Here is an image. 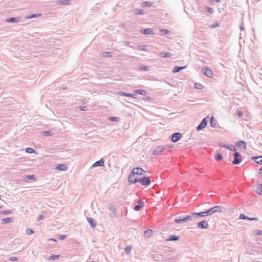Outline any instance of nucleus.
Here are the masks:
<instances>
[{"label": "nucleus", "instance_id": "f257e3e1", "mask_svg": "<svg viewBox=\"0 0 262 262\" xmlns=\"http://www.w3.org/2000/svg\"><path fill=\"white\" fill-rule=\"evenodd\" d=\"M223 209V207L221 206H215L207 210H206L204 211L198 213L195 212V213H194L193 215H196V217H205L208 215H211L212 214H214L216 212H222Z\"/></svg>", "mask_w": 262, "mask_h": 262}, {"label": "nucleus", "instance_id": "f03ea898", "mask_svg": "<svg viewBox=\"0 0 262 262\" xmlns=\"http://www.w3.org/2000/svg\"><path fill=\"white\" fill-rule=\"evenodd\" d=\"M194 213L195 212H192L191 215L179 216L175 218V222L177 224H182L191 221L193 217H196V215H193Z\"/></svg>", "mask_w": 262, "mask_h": 262}, {"label": "nucleus", "instance_id": "7ed1b4c3", "mask_svg": "<svg viewBox=\"0 0 262 262\" xmlns=\"http://www.w3.org/2000/svg\"><path fill=\"white\" fill-rule=\"evenodd\" d=\"M139 182L142 185L147 186L150 185L151 181L149 177L147 176H144L143 177H141L140 178H139Z\"/></svg>", "mask_w": 262, "mask_h": 262}, {"label": "nucleus", "instance_id": "20e7f679", "mask_svg": "<svg viewBox=\"0 0 262 262\" xmlns=\"http://www.w3.org/2000/svg\"><path fill=\"white\" fill-rule=\"evenodd\" d=\"M135 172L134 170H132L128 177V182L130 184H135L139 182L138 177L135 178Z\"/></svg>", "mask_w": 262, "mask_h": 262}, {"label": "nucleus", "instance_id": "39448f33", "mask_svg": "<svg viewBox=\"0 0 262 262\" xmlns=\"http://www.w3.org/2000/svg\"><path fill=\"white\" fill-rule=\"evenodd\" d=\"M242 160V157L240 154L238 152L235 151L234 153V159L232 161V163L234 165L238 164Z\"/></svg>", "mask_w": 262, "mask_h": 262}, {"label": "nucleus", "instance_id": "423d86ee", "mask_svg": "<svg viewBox=\"0 0 262 262\" xmlns=\"http://www.w3.org/2000/svg\"><path fill=\"white\" fill-rule=\"evenodd\" d=\"M208 116L203 119L201 123L197 126L196 129L198 131H200L204 128L207 125Z\"/></svg>", "mask_w": 262, "mask_h": 262}, {"label": "nucleus", "instance_id": "0eeeda50", "mask_svg": "<svg viewBox=\"0 0 262 262\" xmlns=\"http://www.w3.org/2000/svg\"><path fill=\"white\" fill-rule=\"evenodd\" d=\"M182 135L179 132L174 133L172 134L170 137L171 140L172 142L176 143L179 141L182 138Z\"/></svg>", "mask_w": 262, "mask_h": 262}, {"label": "nucleus", "instance_id": "6e6552de", "mask_svg": "<svg viewBox=\"0 0 262 262\" xmlns=\"http://www.w3.org/2000/svg\"><path fill=\"white\" fill-rule=\"evenodd\" d=\"M202 71L203 73L208 77L211 78L213 75V73L211 69L207 67L203 68Z\"/></svg>", "mask_w": 262, "mask_h": 262}, {"label": "nucleus", "instance_id": "1a4fd4ad", "mask_svg": "<svg viewBox=\"0 0 262 262\" xmlns=\"http://www.w3.org/2000/svg\"><path fill=\"white\" fill-rule=\"evenodd\" d=\"M209 225L205 220L199 222L197 223V227L199 229H207Z\"/></svg>", "mask_w": 262, "mask_h": 262}, {"label": "nucleus", "instance_id": "9d476101", "mask_svg": "<svg viewBox=\"0 0 262 262\" xmlns=\"http://www.w3.org/2000/svg\"><path fill=\"white\" fill-rule=\"evenodd\" d=\"M132 170H134L135 174L137 175H144L146 173V171L141 167H135Z\"/></svg>", "mask_w": 262, "mask_h": 262}, {"label": "nucleus", "instance_id": "9b49d317", "mask_svg": "<svg viewBox=\"0 0 262 262\" xmlns=\"http://www.w3.org/2000/svg\"><path fill=\"white\" fill-rule=\"evenodd\" d=\"M165 146H158L156 148H155L152 151V154L154 155H158L160 153L163 151L165 149Z\"/></svg>", "mask_w": 262, "mask_h": 262}, {"label": "nucleus", "instance_id": "f8f14e48", "mask_svg": "<svg viewBox=\"0 0 262 262\" xmlns=\"http://www.w3.org/2000/svg\"><path fill=\"white\" fill-rule=\"evenodd\" d=\"M21 19L20 17H10L6 19V21L7 23H18Z\"/></svg>", "mask_w": 262, "mask_h": 262}, {"label": "nucleus", "instance_id": "ddd939ff", "mask_svg": "<svg viewBox=\"0 0 262 262\" xmlns=\"http://www.w3.org/2000/svg\"><path fill=\"white\" fill-rule=\"evenodd\" d=\"M140 32L144 35L154 34L153 30L150 28L141 29L140 30Z\"/></svg>", "mask_w": 262, "mask_h": 262}, {"label": "nucleus", "instance_id": "4468645a", "mask_svg": "<svg viewBox=\"0 0 262 262\" xmlns=\"http://www.w3.org/2000/svg\"><path fill=\"white\" fill-rule=\"evenodd\" d=\"M104 166V160L102 158L100 160L96 161L95 162L93 165L92 166L91 168L95 167L97 166Z\"/></svg>", "mask_w": 262, "mask_h": 262}, {"label": "nucleus", "instance_id": "2eb2a0df", "mask_svg": "<svg viewBox=\"0 0 262 262\" xmlns=\"http://www.w3.org/2000/svg\"><path fill=\"white\" fill-rule=\"evenodd\" d=\"M236 146L239 148L241 149H246V142L244 141H238L236 143Z\"/></svg>", "mask_w": 262, "mask_h": 262}, {"label": "nucleus", "instance_id": "dca6fc26", "mask_svg": "<svg viewBox=\"0 0 262 262\" xmlns=\"http://www.w3.org/2000/svg\"><path fill=\"white\" fill-rule=\"evenodd\" d=\"M119 95L122 96H126V97H133L134 98H136V95L135 94H130V93H127L123 92H119L118 93Z\"/></svg>", "mask_w": 262, "mask_h": 262}, {"label": "nucleus", "instance_id": "f3484780", "mask_svg": "<svg viewBox=\"0 0 262 262\" xmlns=\"http://www.w3.org/2000/svg\"><path fill=\"white\" fill-rule=\"evenodd\" d=\"M180 236L176 235H170L166 239V241H178Z\"/></svg>", "mask_w": 262, "mask_h": 262}, {"label": "nucleus", "instance_id": "a211bd4d", "mask_svg": "<svg viewBox=\"0 0 262 262\" xmlns=\"http://www.w3.org/2000/svg\"><path fill=\"white\" fill-rule=\"evenodd\" d=\"M186 67L187 66H181V67L175 66L173 67L172 72L173 73H178V72H180V71H181L182 70L186 69Z\"/></svg>", "mask_w": 262, "mask_h": 262}, {"label": "nucleus", "instance_id": "6ab92c4d", "mask_svg": "<svg viewBox=\"0 0 262 262\" xmlns=\"http://www.w3.org/2000/svg\"><path fill=\"white\" fill-rule=\"evenodd\" d=\"M86 218H87L88 222L90 224V226L91 227V228H95L96 225V223H95V220L94 219H93V218H91V217H87Z\"/></svg>", "mask_w": 262, "mask_h": 262}, {"label": "nucleus", "instance_id": "aec40b11", "mask_svg": "<svg viewBox=\"0 0 262 262\" xmlns=\"http://www.w3.org/2000/svg\"><path fill=\"white\" fill-rule=\"evenodd\" d=\"M56 169L59 170L65 171L68 169V167L66 164H60L56 166Z\"/></svg>", "mask_w": 262, "mask_h": 262}, {"label": "nucleus", "instance_id": "412c9836", "mask_svg": "<svg viewBox=\"0 0 262 262\" xmlns=\"http://www.w3.org/2000/svg\"><path fill=\"white\" fill-rule=\"evenodd\" d=\"M57 5H70L71 3L70 0H63V1H57L56 2Z\"/></svg>", "mask_w": 262, "mask_h": 262}, {"label": "nucleus", "instance_id": "4be33fe9", "mask_svg": "<svg viewBox=\"0 0 262 262\" xmlns=\"http://www.w3.org/2000/svg\"><path fill=\"white\" fill-rule=\"evenodd\" d=\"M255 192L258 195H262V184H258Z\"/></svg>", "mask_w": 262, "mask_h": 262}, {"label": "nucleus", "instance_id": "5701e85b", "mask_svg": "<svg viewBox=\"0 0 262 262\" xmlns=\"http://www.w3.org/2000/svg\"><path fill=\"white\" fill-rule=\"evenodd\" d=\"M216 120L212 116L210 119V124L212 127H215L216 126Z\"/></svg>", "mask_w": 262, "mask_h": 262}, {"label": "nucleus", "instance_id": "b1692460", "mask_svg": "<svg viewBox=\"0 0 262 262\" xmlns=\"http://www.w3.org/2000/svg\"><path fill=\"white\" fill-rule=\"evenodd\" d=\"M154 3L148 1L143 2L142 3V6L143 7H150L153 6Z\"/></svg>", "mask_w": 262, "mask_h": 262}, {"label": "nucleus", "instance_id": "393cba45", "mask_svg": "<svg viewBox=\"0 0 262 262\" xmlns=\"http://www.w3.org/2000/svg\"><path fill=\"white\" fill-rule=\"evenodd\" d=\"M110 210L111 211V212L110 213L109 216L111 218H114L116 215V213H115L116 209L115 207H110Z\"/></svg>", "mask_w": 262, "mask_h": 262}, {"label": "nucleus", "instance_id": "a878e982", "mask_svg": "<svg viewBox=\"0 0 262 262\" xmlns=\"http://www.w3.org/2000/svg\"><path fill=\"white\" fill-rule=\"evenodd\" d=\"M152 234V230L150 229H148L145 231L144 232V236L146 238L150 237Z\"/></svg>", "mask_w": 262, "mask_h": 262}, {"label": "nucleus", "instance_id": "bb28decb", "mask_svg": "<svg viewBox=\"0 0 262 262\" xmlns=\"http://www.w3.org/2000/svg\"><path fill=\"white\" fill-rule=\"evenodd\" d=\"M172 54L170 53L161 52L160 56L162 58L171 57Z\"/></svg>", "mask_w": 262, "mask_h": 262}, {"label": "nucleus", "instance_id": "cd10ccee", "mask_svg": "<svg viewBox=\"0 0 262 262\" xmlns=\"http://www.w3.org/2000/svg\"><path fill=\"white\" fill-rule=\"evenodd\" d=\"M13 221L12 217L5 218L2 220L3 224H6L12 222Z\"/></svg>", "mask_w": 262, "mask_h": 262}, {"label": "nucleus", "instance_id": "c85d7f7f", "mask_svg": "<svg viewBox=\"0 0 262 262\" xmlns=\"http://www.w3.org/2000/svg\"><path fill=\"white\" fill-rule=\"evenodd\" d=\"M135 93L136 94H138L141 95H145L146 94V92L145 90H136Z\"/></svg>", "mask_w": 262, "mask_h": 262}, {"label": "nucleus", "instance_id": "c756f323", "mask_svg": "<svg viewBox=\"0 0 262 262\" xmlns=\"http://www.w3.org/2000/svg\"><path fill=\"white\" fill-rule=\"evenodd\" d=\"M139 69L140 70L145 71H149L150 70L149 68L147 66H145L144 65H142L139 67Z\"/></svg>", "mask_w": 262, "mask_h": 262}, {"label": "nucleus", "instance_id": "7c9ffc66", "mask_svg": "<svg viewBox=\"0 0 262 262\" xmlns=\"http://www.w3.org/2000/svg\"><path fill=\"white\" fill-rule=\"evenodd\" d=\"M135 13L136 14L143 15L144 14V10L139 9H135Z\"/></svg>", "mask_w": 262, "mask_h": 262}, {"label": "nucleus", "instance_id": "2f4dec72", "mask_svg": "<svg viewBox=\"0 0 262 262\" xmlns=\"http://www.w3.org/2000/svg\"><path fill=\"white\" fill-rule=\"evenodd\" d=\"M194 86L195 88H196L197 89H199V90H202L203 88V85L198 82L194 83Z\"/></svg>", "mask_w": 262, "mask_h": 262}, {"label": "nucleus", "instance_id": "473e14b6", "mask_svg": "<svg viewBox=\"0 0 262 262\" xmlns=\"http://www.w3.org/2000/svg\"><path fill=\"white\" fill-rule=\"evenodd\" d=\"M160 31L161 33L163 34V35H169L170 33V31L165 29H162Z\"/></svg>", "mask_w": 262, "mask_h": 262}, {"label": "nucleus", "instance_id": "72a5a7b5", "mask_svg": "<svg viewBox=\"0 0 262 262\" xmlns=\"http://www.w3.org/2000/svg\"><path fill=\"white\" fill-rule=\"evenodd\" d=\"M59 255H52L50 257H48L49 260H53L56 259H58L59 257Z\"/></svg>", "mask_w": 262, "mask_h": 262}, {"label": "nucleus", "instance_id": "f704fd0d", "mask_svg": "<svg viewBox=\"0 0 262 262\" xmlns=\"http://www.w3.org/2000/svg\"><path fill=\"white\" fill-rule=\"evenodd\" d=\"M25 150L26 152L29 154H33L35 152V150L31 147H27Z\"/></svg>", "mask_w": 262, "mask_h": 262}, {"label": "nucleus", "instance_id": "c9c22d12", "mask_svg": "<svg viewBox=\"0 0 262 262\" xmlns=\"http://www.w3.org/2000/svg\"><path fill=\"white\" fill-rule=\"evenodd\" d=\"M12 210H4V211H2L0 212V214H5V215H6V214H12Z\"/></svg>", "mask_w": 262, "mask_h": 262}, {"label": "nucleus", "instance_id": "e433bc0d", "mask_svg": "<svg viewBox=\"0 0 262 262\" xmlns=\"http://www.w3.org/2000/svg\"><path fill=\"white\" fill-rule=\"evenodd\" d=\"M205 10L206 11L209 12L210 14H212L214 12L213 8L208 7L207 6H206L205 7Z\"/></svg>", "mask_w": 262, "mask_h": 262}, {"label": "nucleus", "instance_id": "4c0bfd02", "mask_svg": "<svg viewBox=\"0 0 262 262\" xmlns=\"http://www.w3.org/2000/svg\"><path fill=\"white\" fill-rule=\"evenodd\" d=\"M102 56L105 57H111L112 56V54L110 52H102Z\"/></svg>", "mask_w": 262, "mask_h": 262}, {"label": "nucleus", "instance_id": "58836bf2", "mask_svg": "<svg viewBox=\"0 0 262 262\" xmlns=\"http://www.w3.org/2000/svg\"><path fill=\"white\" fill-rule=\"evenodd\" d=\"M108 120L111 121H118L120 119L116 117H110L108 118Z\"/></svg>", "mask_w": 262, "mask_h": 262}, {"label": "nucleus", "instance_id": "ea45409f", "mask_svg": "<svg viewBox=\"0 0 262 262\" xmlns=\"http://www.w3.org/2000/svg\"><path fill=\"white\" fill-rule=\"evenodd\" d=\"M220 24L219 23H218L217 21H216V23L214 24H212V25H209V27L210 28H215L217 27H219L220 26Z\"/></svg>", "mask_w": 262, "mask_h": 262}, {"label": "nucleus", "instance_id": "a19ab883", "mask_svg": "<svg viewBox=\"0 0 262 262\" xmlns=\"http://www.w3.org/2000/svg\"><path fill=\"white\" fill-rule=\"evenodd\" d=\"M215 159L217 160V161H221L223 159V156L222 155L219 153V154H217L216 155H215Z\"/></svg>", "mask_w": 262, "mask_h": 262}, {"label": "nucleus", "instance_id": "79ce46f5", "mask_svg": "<svg viewBox=\"0 0 262 262\" xmlns=\"http://www.w3.org/2000/svg\"><path fill=\"white\" fill-rule=\"evenodd\" d=\"M143 205H135L134 207V209L136 211H139L141 209V208L142 207H143Z\"/></svg>", "mask_w": 262, "mask_h": 262}, {"label": "nucleus", "instance_id": "37998d69", "mask_svg": "<svg viewBox=\"0 0 262 262\" xmlns=\"http://www.w3.org/2000/svg\"><path fill=\"white\" fill-rule=\"evenodd\" d=\"M40 15V14H32L31 15H28L26 17V18H28V19H29V18H34V17H37V15Z\"/></svg>", "mask_w": 262, "mask_h": 262}, {"label": "nucleus", "instance_id": "c03bdc74", "mask_svg": "<svg viewBox=\"0 0 262 262\" xmlns=\"http://www.w3.org/2000/svg\"><path fill=\"white\" fill-rule=\"evenodd\" d=\"M153 258L157 260H160L162 259V255L160 254L154 255Z\"/></svg>", "mask_w": 262, "mask_h": 262}, {"label": "nucleus", "instance_id": "a18cd8bd", "mask_svg": "<svg viewBox=\"0 0 262 262\" xmlns=\"http://www.w3.org/2000/svg\"><path fill=\"white\" fill-rule=\"evenodd\" d=\"M26 233L27 235H31L34 233V231L31 229H27L26 230Z\"/></svg>", "mask_w": 262, "mask_h": 262}, {"label": "nucleus", "instance_id": "49530a36", "mask_svg": "<svg viewBox=\"0 0 262 262\" xmlns=\"http://www.w3.org/2000/svg\"><path fill=\"white\" fill-rule=\"evenodd\" d=\"M239 219L242 220H248L249 217L245 215L244 214H241L239 215Z\"/></svg>", "mask_w": 262, "mask_h": 262}, {"label": "nucleus", "instance_id": "de8ad7c7", "mask_svg": "<svg viewBox=\"0 0 262 262\" xmlns=\"http://www.w3.org/2000/svg\"><path fill=\"white\" fill-rule=\"evenodd\" d=\"M258 158V159L257 160H255V162L257 164L262 165V156H259Z\"/></svg>", "mask_w": 262, "mask_h": 262}, {"label": "nucleus", "instance_id": "09e8293b", "mask_svg": "<svg viewBox=\"0 0 262 262\" xmlns=\"http://www.w3.org/2000/svg\"><path fill=\"white\" fill-rule=\"evenodd\" d=\"M132 248L130 246H127L125 249V251L127 254H129L131 252Z\"/></svg>", "mask_w": 262, "mask_h": 262}, {"label": "nucleus", "instance_id": "8fccbe9b", "mask_svg": "<svg viewBox=\"0 0 262 262\" xmlns=\"http://www.w3.org/2000/svg\"><path fill=\"white\" fill-rule=\"evenodd\" d=\"M138 49L140 50H146L147 46L144 45H140L138 47Z\"/></svg>", "mask_w": 262, "mask_h": 262}, {"label": "nucleus", "instance_id": "3c124183", "mask_svg": "<svg viewBox=\"0 0 262 262\" xmlns=\"http://www.w3.org/2000/svg\"><path fill=\"white\" fill-rule=\"evenodd\" d=\"M27 178L30 180H34L35 179L34 175H28L27 176Z\"/></svg>", "mask_w": 262, "mask_h": 262}, {"label": "nucleus", "instance_id": "603ef678", "mask_svg": "<svg viewBox=\"0 0 262 262\" xmlns=\"http://www.w3.org/2000/svg\"><path fill=\"white\" fill-rule=\"evenodd\" d=\"M51 135V131L50 130H46L43 132V135L44 136H49Z\"/></svg>", "mask_w": 262, "mask_h": 262}, {"label": "nucleus", "instance_id": "864d4df0", "mask_svg": "<svg viewBox=\"0 0 262 262\" xmlns=\"http://www.w3.org/2000/svg\"><path fill=\"white\" fill-rule=\"evenodd\" d=\"M255 234L256 235H262V230H256L255 231Z\"/></svg>", "mask_w": 262, "mask_h": 262}, {"label": "nucleus", "instance_id": "5fc2aeb1", "mask_svg": "<svg viewBox=\"0 0 262 262\" xmlns=\"http://www.w3.org/2000/svg\"><path fill=\"white\" fill-rule=\"evenodd\" d=\"M67 235H60L58 236V239L60 240L64 239L66 238Z\"/></svg>", "mask_w": 262, "mask_h": 262}, {"label": "nucleus", "instance_id": "6e6d98bb", "mask_svg": "<svg viewBox=\"0 0 262 262\" xmlns=\"http://www.w3.org/2000/svg\"><path fill=\"white\" fill-rule=\"evenodd\" d=\"M236 114L238 117H241L243 115V113L242 111H237Z\"/></svg>", "mask_w": 262, "mask_h": 262}, {"label": "nucleus", "instance_id": "4d7b16f0", "mask_svg": "<svg viewBox=\"0 0 262 262\" xmlns=\"http://www.w3.org/2000/svg\"><path fill=\"white\" fill-rule=\"evenodd\" d=\"M17 257H14V256H13V257H10L9 258V259L11 261H16L17 260Z\"/></svg>", "mask_w": 262, "mask_h": 262}, {"label": "nucleus", "instance_id": "13d9d810", "mask_svg": "<svg viewBox=\"0 0 262 262\" xmlns=\"http://www.w3.org/2000/svg\"><path fill=\"white\" fill-rule=\"evenodd\" d=\"M228 148H229L230 150H232V151H235L236 150V148H235V146H233V145H231V147H230V148H229V147Z\"/></svg>", "mask_w": 262, "mask_h": 262}, {"label": "nucleus", "instance_id": "bf43d9fd", "mask_svg": "<svg viewBox=\"0 0 262 262\" xmlns=\"http://www.w3.org/2000/svg\"><path fill=\"white\" fill-rule=\"evenodd\" d=\"M220 146L221 147H224V148H229V147L228 146V145H227L225 144H223L222 143H220Z\"/></svg>", "mask_w": 262, "mask_h": 262}, {"label": "nucleus", "instance_id": "052dcab7", "mask_svg": "<svg viewBox=\"0 0 262 262\" xmlns=\"http://www.w3.org/2000/svg\"><path fill=\"white\" fill-rule=\"evenodd\" d=\"M248 220H250V221H255L258 220L257 217H249V219Z\"/></svg>", "mask_w": 262, "mask_h": 262}, {"label": "nucleus", "instance_id": "680f3d73", "mask_svg": "<svg viewBox=\"0 0 262 262\" xmlns=\"http://www.w3.org/2000/svg\"><path fill=\"white\" fill-rule=\"evenodd\" d=\"M86 106H79V109L81 111H86Z\"/></svg>", "mask_w": 262, "mask_h": 262}, {"label": "nucleus", "instance_id": "e2e57ef3", "mask_svg": "<svg viewBox=\"0 0 262 262\" xmlns=\"http://www.w3.org/2000/svg\"><path fill=\"white\" fill-rule=\"evenodd\" d=\"M43 218V215L42 214L39 215L38 216L37 221H39L40 220H42Z\"/></svg>", "mask_w": 262, "mask_h": 262}, {"label": "nucleus", "instance_id": "0e129e2a", "mask_svg": "<svg viewBox=\"0 0 262 262\" xmlns=\"http://www.w3.org/2000/svg\"><path fill=\"white\" fill-rule=\"evenodd\" d=\"M258 157H259V156H253L251 158V159L255 162V160H257L258 159Z\"/></svg>", "mask_w": 262, "mask_h": 262}, {"label": "nucleus", "instance_id": "69168bd1", "mask_svg": "<svg viewBox=\"0 0 262 262\" xmlns=\"http://www.w3.org/2000/svg\"><path fill=\"white\" fill-rule=\"evenodd\" d=\"M138 205H143V206H144V203L141 200H139L138 201Z\"/></svg>", "mask_w": 262, "mask_h": 262}, {"label": "nucleus", "instance_id": "338daca9", "mask_svg": "<svg viewBox=\"0 0 262 262\" xmlns=\"http://www.w3.org/2000/svg\"><path fill=\"white\" fill-rule=\"evenodd\" d=\"M213 1L215 2L216 3H220L221 0H212Z\"/></svg>", "mask_w": 262, "mask_h": 262}, {"label": "nucleus", "instance_id": "774afa93", "mask_svg": "<svg viewBox=\"0 0 262 262\" xmlns=\"http://www.w3.org/2000/svg\"><path fill=\"white\" fill-rule=\"evenodd\" d=\"M260 173L262 174V167L260 169Z\"/></svg>", "mask_w": 262, "mask_h": 262}]
</instances>
